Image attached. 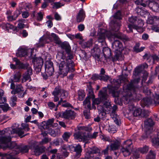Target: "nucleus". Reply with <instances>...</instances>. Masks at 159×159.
Listing matches in <instances>:
<instances>
[{
  "label": "nucleus",
  "instance_id": "aec40b11",
  "mask_svg": "<svg viewBox=\"0 0 159 159\" xmlns=\"http://www.w3.org/2000/svg\"><path fill=\"white\" fill-rule=\"evenodd\" d=\"M143 111H142L140 108H136L133 109V110H130L128 113V115L129 116H133L137 117L141 116L143 117L144 116L143 115Z\"/></svg>",
  "mask_w": 159,
  "mask_h": 159
},
{
  "label": "nucleus",
  "instance_id": "3c124183",
  "mask_svg": "<svg viewBox=\"0 0 159 159\" xmlns=\"http://www.w3.org/2000/svg\"><path fill=\"white\" fill-rule=\"evenodd\" d=\"M110 93H112V95L114 97H117L119 96V92L115 90H110Z\"/></svg>",
  "mask_w": 159,
  "mask_h": 159
},
{
  "label": "nucleus",
  "instance_id": "bb28decb",
  "mask_svg": "<svg viewBox=\"0 0 159 159\" xmlns=\"http://www.w3.org/2000/svg\"><path fill=\"white\" fill-rule=\"evenodd\" d=\"M54 119L53 118L49 119L46 122L44 121L42 123L41 127L44 129H48L53 123Z\"/></svg>",
  "mask_w": 159,
  "mask_h": 159
},
{
  "label": "nucleus",
  "instance_id": "49530a36",
  "mask_svg": "<svg viewBox=\"0 0 159 159\" xmlns=\"http://www.w3.org/2000/svg\"><path fill=\"white\" fill-rule=\"evenodd\" d=\"M152 55H151L149 53H146L143 56V59H146L148 62H150L152 60Z\"/></svg>",
  "mask_w": 159,
  "mask_h": 159
},
{
  "label": "nucleus",
  "instance_id": "20e7f679",
  "mask_svg": "<svg viewBox=\"0 0 159 159\" xmlns=\"http://www.w3.org/2000/svg\"><path fill=\"white\" fill-rule=\"evenodd\" d=\"M140 81L139 78L134 79L131 81L130 83L127 85L126 89L133 92L132 96L134 100H139L141 98V95L138 93L139 88L137 84Z\"/></svg>",
  "mask_w": 159,
  "mask_h": 159
},
{
  "label": "nucleus",
  "instance_id": "0eeeda50",
  "mask_svg": "<svg viewBox=\"0 0 159 159\" xmlns=\"http://www.w3.org/2000/svg\"><path fill=\"white\" fill-rule=\"evenodd\" d=\"M112 47L113 50L115 53V55L113 58V61H115L118 60L121 56V52L123 49L122 43L119 41L114 40L112 43Z\"/></svg>",
  "mask_w": 159,
  "mask_h": 159
},
{
  "label": "nucleus",
  "instance_id": "680f3d73",
  "mask_svg": "<svg viewBox=\"0 0 159 159\" xmlns=\"http://www.w3.org/2000/svg\"><path fill=\"white\" fill-rule=\"evenodd\" d=\"M34 66L35 67V70L36 72H39L41 71L42 66L37 65V63L35 64Z\"/></svg>",
  "mask_w": 159,
  "mask_h": 159
},
{
  "label": "nucleus",
  "instance_id": "de8ad7c7",
  "mask_svg": "<svg viewBox=\"0 0 159 159\" xmlns=\"http://www.w3.org/2000/svg\"><path fill=\"white\" fill-rule=\"evenodd\" d=\"M138 18L136 17L131 16L129 17L128 20L131 23L134 24L136 25V22L137 21Z\"/></svg>",
  "mask_w": 159,
  "mask_h": 159
},
{
  "label": "nucleus",
  "instance_id": "338daca9",
  "mask_svg": "<svg viewBox=\"0 0 159 159\" xmlns=\"http://www.w3.org/2000/svg\"><path fill=\"white\" fill-rule=\"evenodd\" d=\"M154 16L149 17L147 20V23L149 24H154Z\"/></svg>",
  "mask_w": 159,
  "mask_h": 159
},
{
  "label": "nucleus",
  "instance_id": "39448f33",
  "mask_svg": "<svg viewBox=\"0 0 159 159\" xmlns=\"http://www.w3.org/2000/svg\"><path fill=\"white\" fill-rule=\"evenodd\" d=\"M77 128L79 131L75 133L74 134V138L76 139L79 140V141H83L85 142L84 147L85 143L89 137V133L85 131H88L89 129L88 127L84 126H78Z\"/></svg>",
  "mask_w": 159,
  "mask_h": 159
},
{
  "label": "nucleus",
  "instance_id": "603ef678",
  "mask_svg": "<svg viewBox=\"0 0 159 159\" xmlns=\"http://www.w3.org/2000/svg\"><path fill=\"white\" fill-rule=\"evenodd\" d=\"M148 150V147L147 146L139 149V151L142 153H146Z\"/></svg>",
  "mask_w": 159,
  "mask_h": 159
},
{
  "label": "nucleus",
  "instance_id": "774afa93",
  "mask_svg": "<svg viewBox=\"0 0 159 159\" xmlns=\"http://www.w3.org/2000/svg\"><path fill=\"white\" fill-rule=\"evenodd\" d=\"M100 75L98 74H94L91 77V79L94 80H99Z\"/></svg>",
  "mask_w": 159,
  "mask_h": 159
},
{
  "label": "nucleus",
  "instance_id": "c9c22d12",
  "mask_svg": "<svg viewBox=\"0 0 159 159\" xmlns=\"http://www.w3.org/2000/svg\"><path fill=\"white\" fill-rule=\"evenodd\" d=\"M88 88V91L89 94V96L87 97H89V100L91 98H92L93 99L95 97L94 95L93 94V89L91 85L89 84L87 86Z\"/></svg>",
  "mask_w": 159,
  "mask_h": 159
},
{
  "label": "nucleus",
  "instance_id": "6e6d98bb",
  "mask_svg": "<svg viewBox=\"0 0 159 159\" xmlns=\"http://www.w3.org/2000/svg\"><path fill=\"white\" fill-rule=\"evenodd\" d=\"M142 70L141 67H140V66L139 65L135 69L134 74L135 75H138L140 73Z\"/></svg>",
  "mask_w": 159,
  "mask_h": 159
},
{
  "label": "nucleus",
  "instance_id": "423d86ee",
  "mask_svg": "<svg viewBox=\"0 0 159 159\" xmlns=\"http://www.w3.org/2000/svg\"><path fill=\"white\" fill-rule=\"evenodd\" d=\"M107 89L104 88L100 90L98 93L99 98H95L93 100V104L98 105L101 103L103 104V105L106 102H110L108 99V96L107 93Z\"/></svg>",
  "mask_w": 159,
  "mask_h": 159
},
{
  "label": "nucleus",
  "instance_id": "052dcab7",
  "mask_svg": "<svg viewBox=\"0 0 159 159\" xmlns=\"http://www.w3.org/2000/svg\"><path fill=\"white\" fill-rule=\"evenodd\" d=\"M141 89L143 91V93H150V91L148 90V89L146 86H143V85L141 87Z\"/></svg>",
  "mask_w": 159,
  "mask_h": 159
},
{
  "label": "nucleus",
  "instance_id": "09e8293b",
  "mask_svg": "<svg viewBox=\"0 0 159 159\" xmlns=\"http://www.w3.org/2000/svg\"><path fill=\"white\" fill-rule=\"evenodd\" d=\"M110 78V77L106 75H100L99 80L104 81H107Z\"/></svg>",
  "mask_w": 159,
  "mask_h": 159
},
{
  "label": "nucleus",
  "instance_id": "a211bd4d",
  "mask_svg": "<svg viewBox=\"0 0 159 159\" xmlns=\"http://www.w3.org/2000/svg\"><path fill=\"white\" fill-rule=\"evenodd\" d=\"M117 109V106L116 105H114L112 107V110L110 113V115L115 122L117 125H119L120 123V120L119 116L115 113V111Z\"/></svg>",
  "mask_w": 159,
  "mask_h": 159
},
{
  "label": "nucleus",
  "instance_id": "9b49d317",
  "mask_svg": "<svg viewBox=\"0 0 159 159\" xmlns=\"http://www.w3.org/2000/svg\"><path fill=\"white\" fill-rule=\"evenodd\" d=\"M141 102L145 105H148L150 104L153 103L156 105H159V94L155 93L154 96V100L152 101L149 97L145 98L142 100Z\"/></svg>",
  "mask_w": 159,
  "mask_h": 159
},
{
  "label": "nucleus",
  "instance_id": "f257e3e1",
  "mask_svg": "<svg viewBox=\"0 0 159 159\" xmlns=\"http://www.w3.org/2000/svg\"><path fill=\"white\" fill-rule=\"evenodd\" d=\"M114 19L111 20L109 25V30L111 34L110 37L111 38H118L125 42L130 40V39L121 33L117 31L120 29V26L121 19V13L120 11H117L113 16Z\"/></svg>",
  "mask_w": 159,
  "mask_h": 159
},
{
  "label": "nucleus",
  "instance_id": "f03ea898",
  "mask_svg": "<svg viewBox=\"0 0 159 159\" xmlns=\"http://www.w3.org/2000/svg\"><path fill=\"white\" fill-rule=\"evenodd\" d=\"M9 148L11 150L6 156L7 159H17L14 156L20 152L25 153L28 152L30 147L25 145H17L15 143H11Z\"/></svg>",
  "mask_w": 159,
  "mask_h": 159
},
{
  "label": "nucleus",
  "instance_id": "58836bf2",
  "mask_svg": "<svg viewBox=\"0 0 159 159\" xmlns=\"http://www.w3.org/2000/svg\"><path fill=\"white\" fill-rule=\"evenodd\" d=\"M152 144L153 146L157 147L159 146V133H158L157 138H155L152 139Z\"/></svg>",
  "mask_w": 159,
  "mask_h": 159
},
{
  "label": "nucleus",
  "instance_id": "f8f14e48",
  "mask_svg": "<svg viewBox=\"0 0 159 159\" xmlns=\"http://www.w3.org/2000/svg\"><path fill=\"white\" fill-rule=\"evenodd\" d=\"M54 93L55 95H59L61 99V102L62 99L66 98L68 96L67 92L63 89H61L60 86L55 87L54 90Z\"/></svg>",
  "mask_w": 159,
  "mask_h": 159
},
{
  "label": "nucleus",
  "instance_id": "79ce46f5",
  "mask_svg": "<svg viewBox=\"0 0 159 159\" xmlns=\"http://www.w3.org/2000/svg\"><path fill=\"white\" fill-rule=\"evenodd\" d=\"M156 154L152 150H150L146 157V159H155Z\"/></svg>",
  "mask_w": 159,
  "mask_h": 159
},
{
  "label": "nucleus",
  "instance_id": "e433bc0d",
  "mask_svg": "<svg viewBox=\"0 0 159 159\" xmlns=\"http://www.w3.org/2000/svg\"><path fill=\"white\" fill-rule=\"evenodd\" d=\"M139 46L140 44L139 43H136L133 48V50L134 51L137 53L139 52L143 51L145 48L142 47L140 48H139Z\"/></svg>",
  "mask_w": 159,
  "mask_h": 159
},
{
  "label": "nucleus",
  "instance_id": "f704fd0d",
  "mask_svg": "<svg viewBox=\"0 0 159 159\" xmlns=\"http://www.w3.org/2000/svg\"><path fill=\"white\" fill-rule=\"evenodd\" d=\"M50 40V38L48 36L42 37L39 39V44L43 46L45 43H48Z\"/></svg>",
  "mask_w": 159,
  "mask_h": 159
},
{
  "label": "nucleus",
  "instance_id": "c756f323",
  "mask_svg": "<svg viewBox=\"0 0 159 159\" xmlns=\"http://www.w3.org/2000/svg\"><path fill=\"white\" fill-rule=\"evenodd\" d=\"M12 131L13 132L17 134L19 136H20V138H22L28 134H26L25 135H22L24 134V132L22 129L20 128L14 129H13Z\"/></svg>",
  "mask_w": 159,
  "mask_h": 159
},
{
  "label": "nucleus",
  "instance_id": "2eb2a0df",
  "mask_svg": "<svg viewBox=\"0 0 159 159\" xmlns=\"http://www.w3.org/2000/svg\"><path fill=\"white\" fill-rule=\"evenodd\" d=\"M33 50L31 49H26L25 48H18L16 53V55L17 57H25L28 55V53H30L31 56L33 52Z\"/></svg>",
  "mask_w": 159,
  "mask_h": 159
},
{
  "label": "nucleus",
  "instance_id": "1a4fd4ad",
  "mask_svg": "<svg viewBox=\"0 0 159 159\" xmlns=\"http://www.w3.org/2000/svg\"><path fill=\"white\" fill-rule=\"evenodd\" d=\"M133 149L132 143L130 139L127 140L124 143L120 149V152L124 157L129 155Z\"/></svg>",
  "mask_w": 159,
  "mask_h": 159
},
{
  "label": "nucleus",
  "instance_id": "e2e57ef3",
  "mask_svg": "<svg viewBox=\"0 0 159 159\" xmlns=\"http://www.w3.org/2000/svg\"><path fill=\"white\" fill-rule=\"evenodd\" d=\"M128 27L129 28L130 32H133L132 29L138 30L139 28L136 25H133L131 24H129L128 25Z\"/></svg>",
  "mask_w": 159,
  "mask_h": 159
},
{
  "label": "nucleus",
  "instance_id": "393cba45",
  "mask_svg": "<svg viewBox=\"0 0 159 159\" xmlns=\"http://www.w3.org/2000/svg\"><path fill=\"white\" fill-rule=\"evenodd\" d=\"M120 145L119 141L115 140L111 141L110 145V150L111 151H115L118 149Z\"/></svg>",
  "mask_w": 159,
  "mask_h": 159
},
{
  "label": "nucleus",
  "instance_id": "a19ab883",
  "mask_svg": "<svg viewBox=\"0 0 159 159\" xmlns=\"http://www.w3.org/2000/svg\"><path fill=\"white\" fill-rule=\"evenodd\" d=\"M17 100V98L16 96L13 95L11 97L10 101V103L11 106L14 107L16 105Z\"/></svg>",
  "mask_w": 159,
  "mask_h": 159
},
{
  "label": "nucleus",
  "instance_id": "c03bdc74",
  "mask_svg": "<svg viewBox=\"0 0 159 159\" xmlns=\"http://www.w3.org/2000/svg\"><path fill=\"white\" fill-rule=\"evenodd\" d=\"M51 35L54 39L55 43L58 44H61V41L60 39L56 34L52 33L51 34Z\"/></svg>",
  "mask_w": 159,
  "mask_h": 159
},
{
  "label": "nucleus",
  "instance_id": "4468645a",
  "mask_svg": "<svg viewBox=\"0 0 159 159\" xmlns=\"http://www.w3.org/2000/svg\"><path fill=\"white\" fill-rule=\"evenodd\" d=\"M60 116L66 119H73L75 116V113L74 111L71 110H66L64 112H61Z\"/></svg>",
  "mask_w": 159,
  "mask_h": 159
},
{
  "label": "nucleus",
  "instance_id": "a878e982",
  "mask_svg": "<svg viewBox=\"0 0 159 159\" xmlns=\"http://www.w3.org/2000/svg\"><path fill=\"white\" fill-rule=\"evenodd\" d=\"M85 13L83 9H81L76 16L77 22L79 23L83 21L85 17Z\"/></svg>",
  "mask_w": 159,
  "mask_h": 159
},
{
  "label": "nucleus",
  "instance_id": "cd10ccee",
  "mask_svg": "<svg viewBox=\"0 0 159 159\" xmlns=\"http://www.w3.org/2000/svg\"><path fill=\"white\" fill-rule=\"evenodd\" d=\"M102 53L104 56L105 58H111L112 57L111 55V50L108 47L103 48Z\"/></svg>",
  "mask_w": 159,
  "mask_h": 159
},
{
  "label": "nucleus",
  "instance_id": "b1692460",
  "mask_svg": "<svg viewBox=\"0 0 159 159\" xmlns=\"http://www.w3.org/2000/svg\"><path fill=\"white\" fill-rule=\"evenodd\" d=\"M100 53L101 50L98 45H95L93 48L91 50V54L96 57L98 58L99 57Z\"/></svg>",
  "mask_w": 159,
  "mask_h": 159
},
{
  "label": "nucleus",
  "instance_id": "f3484780",
  "mask_svg": "<svg viewBox=\"0 0 159 159\" xmlns=\"http://www.w3.org/2000/svg\"><path fill=\"white\" fill-rule=\"evenodd\" d=\"M45 72L49 76L52 75L54 72L53 63L50 61H47L46 62Z\"/></svg>",
  "mask_w": 159,
  "mask_h": 159
},
{
  "label": "nucleus",
  "instance_id": "412c9836",
  "mask_svg": "<svg viewBox=\"0 0 159 159\" xmlns=\"http://www.w3.org/2000/svg\"><path fill=\"white\" fill-rule=\"evenodd\" d=\"M69 148L70 149H73L74 151L76 152L75 157V158H78L80 156L82 149L80 145L78 144L75 147L71 145L69 146Z\"/></svg>",
  "mask_w": 159,
  "mask_h": 159
},
{
  "label": "nucleus",
  "instance_id": "bf43d9fd",
  "mask_svg": "<svg viewBox=\"0 0 159 159\" xmlns=\"http://www.w3.org/2000/svg\"><path fill=\"white\" fill-rule=\"evenodd\" d=\"M62 5L60 2H55L54 3L53 5V8H60Z\"/></svg>",
  "mask_w": 159,
  "mask_h": 159
},
{
  "label": "nucleus",
  "instance_id": "6e6552de",
  "mask_svg": "<svg viewBox=\"0 0 159 159\" xmlns=\"http://www.w3.org/2000/svg\"><path fill=\"white\" fill-rule=\"evenodd\" d=\"M98 109L99 112V116L100 118L104 120L106 115V111L109 113L111 111L112 108L110 102H106L103 105H99L97 107Z\"/></svg>",
  "mask_w": 159,
  "mask_h": 159
},
{
  "label": "nucleus",
  "instance_id": "72a5a7b5",
  "mask_svg": "<svg viewBox=\"0 0 159 159\" xmlns=\"http://www.w3.org/2000/svg\"><path fill=\"white\" fill-rule=\"evenodd\" d=\"M18 66V67L19 69H23L24 70L27 69L28 67H30L29 64L28 63L23 64L20 61H19L16 64Z\"/></svg>",
  "mask_w": 159,
  "mask_h": 159
},
{
  "label": "nucleus",
  "instance_id": "2f4dec72",
  "mask_svg": "<svg viewBox=\"0 0 159 159\" xmlns=\"http://www.w3.org/2000/svg\"><path fill=\"white\" fill-rule=\"evenodd\" d=\"M21 76V74L19 72H17L14 75L13 78L11 79V82H18L20 81Z\"/></svg>",
  "mask_w": 159,
  "mask_h": 159
},
{
  "label": "nucleus",
  "instance_id": "5701e85b",
  "mask_svg": "<svg viewBox=\"0 0 159 159\" xmlns=\"http://www.w3.org/2000/svg\"><path fill=\"white\" fill-rule=\"evenodd\" d=\"M154 125V123L151 118L146 119L144 120V129L145 131L150 130L152 128V126Z\"/></svg>",
  "mask_w": 159,
  "mask_h": 159
},
{
  "label": "nucleus",
  "instance_id": "0e129e2a",
  "mask_svg": "<svg viewBox=\"0 0 159 159\" xmlns=\"http://www.w3.org/2000/svg\"><path fill=\"white\" fill-rule=\"evenodd\" d=\"M20 11L17 10L15 11L13 15L14 19L15 20L18 16L20 14Z\"/></svg>",
  "mask_w": 159,
  "mask_h": 159
},
{
  "label": "nucleus",
  "instance_id": "ea45409f",
  "mask_svg": "<svg viewBox=\"0 0 159 159\" xmlns=\"http://www.w3.org/2000/svg\"><path fill=\"white\" fill-rule=\"evenodd\" d=\"M44 151L43 148H41L36 147L34 148V152L35 155L38 156L43 152Z\"/></svg>",
  "mask_w": 159,
  "mask_h": 159
},
{
  "label": "nucleus",
  "instance_id": "4be33fe9",
  "mask_svg": "<svg viewBox=\"0 0 159 159\" xmlns=\"http://www.w3.org/2000/svg\"><path fill=\"white\" fill-rule=\"evenodd\" d=\"M60 46L62 49L65 50L66 53L68 54V56L67 58H69L70 55H72L70 54L71 48L68 43L64 42L61 43Z\"/></svg>",
  "mask_w": 159,
  "mask_h": 159
},
{
  "label": "nucleus",
  "instance_id": "7ed1b4c3",
  "mask_svg": "<svg viewBox=\"0 0 159 159\" xmlns=\"http://www.w3.org/2000/svg\"><path fill=\"white\" fill-rule=\"evenodd\" d=\"M73 58L72 55H70L69 58H67L66 60V64L64 61H62L59 65V73L60 75H63V76H65L67 75L68 71L71 72L74 71V64L71 59Z\"/></svg>",
  "mask_w": 159,
  "mask_h": 159
},
{
  "label": "nucleus",
  "instance_id": "4c0bfd02",
  "mask_svg": "<svg viewBox=\"0 0 159 159\" xmlns=\"http://www.w3.org/2000/svg\"><path fill=\"white\" fill-rule=\"evenodd\" d=\"M71 135V134L68 132H65L62 135V137L64 140L66 142L68 141V139H69Z\"/></svg>",
  "mask_w": 159,
  "mask_h": 159
},
{
  "label": "nucleus",
  "instance_id": "6ab92c4d",
  "mask_svg": "<svg viewBox=\"0 0 159 159\" xmlns=\"http://www.w3.org/2000/svg\"><path fill=\"white\" fill-rule=\"evenodd\" d=\"M98 41L99 43L104 44L105 43L106 38L105 31L103 29H101L98 31L96 36Z\"/></svg>",
  "mask_w": 159,
  "mask_h": 159
},
{
  "label": "nucleus",
  "instance_id": "5fc2aeb1",
  "mask_svg": "<svg viewBox=\"0 0 159 159\" xmlns=\"http://www.w3.org/2000/svg\"><path fill=\"white\" fill-rule=\"evenodd\" d=\"M24 19L20 20H18L19 23L18 24V27L20 29H22L24 27L25 25L22 23L25 21Z\"/></svg>",
  "mask_w": 159,
  "mask_h": 159
},
{
  "label": "nucleus",
  "instance_id": "8fccbe9b",
  "mask_svg": "<svg viewBox=\"0 0 159 159\" xmlns=\"http://www.w3.org/2000/svg\"><path fill=\"white\" fill-rule=\"evenodd\" d=\"M63 141L62 139L60 138L57 139H54L53 141V143L56 146L59 145L60 143H62Z\"/></svg>",
  "mask_w": 159,
  "mask_h": 159
},
{
  "label": "nucleus",
  "instance_id": "a18cd8bd",
  "mask_svg": "<svg viewBox=\"0 0 159 159\" xmlns=\"http://www.w3.org/2000/svg\"><path fill=\"white\" fill-rule=\"evenodd\" d=\"M78 98L80 101L83 100V98L84 97L85 94L84 91L81 90H79L78 92Z\"/></svg>",
  "mask_w": 159,
  "mask_h": 159
},
{
  "label": "nucleus",
  "instance_id": "69168bd1",
  "mask_svg": "<svg viewBox=\"0 0 159 159\" xmlns=\"http://www.w3.org/2000/svg\"><path fill=\"white\" fill-rule=\"evenodd\" d=\"M48 134H50L51 136L53 137H55L56 136V133L55 131L51 129H49Z\"/></svg>",
  "mask_w": 159,
  "mask_h": 159
},
{
  "label": "nucleus",
  "instance_id": "9d476101",
  "mask_svg": "<svg viewBox=\"0 0 159 159\" xmlns=\"http://www.w3.org/2000/svg\"><path fill=\"white\" fill-rule=\"evenodd\" d=\"M83 105L85 109L84 110V114L86 118L89 119L90 117V110L91 108L90 102L89 97H87L83 101Z\"/></svg>",
  "mask_w": 159,
  "mask_h": 159
},
{
  "label": "nucleus",
  "instance_id": "4d7b16f0",
  "mask_svg": "<svg viewBox=\"0 0 159 159\" xmlns=\"http://www.w3.org/2000/svg\"><path fill=\"white\" fill-rule=\"evenodd\" d=\"M135 11L138 15L141 16L143 15L142 14L143 13L144 11L141 8L139 7L136 8L135 10Z\"/></svg>",
  "mask_w": 159,
  "mask_h": 159
},
{
  "label": "nucleus",
  "instance_id": "37998d69",
  "mask_svg": "<svg viewBox=\"0 0 159 159\" xmlns=\"http://www.w3.org/2000/svg\"><path fill=\"white\" fill-rule=\"evenodd\" d=\"M120 80H117L113 81V84L112 85V88H115V89H117L120 85Z\"/></svg>",
  "mask_w": 159,
  "mask_h": 159
},
{
  "label": "nucleus",
  "instance_id": "c85d7f7f",
  "mask_svg": "<svg viewBox=\"0 0 159 159\" xmlns=\"http://www.w3.org/2000/svg\"><path fill=\"white\" fill-rule=\"evenodd\" d=\"M24 91L23 88L20 84H19L16 85V88L14 90H12L11 93L12 94L15 95L16 93H20L21 92H23Z\"/></svg>",
  "mask_w": 159,
  "mask_h": 159
},
{
  "label": "nucleus",
  "instance_id": "13d9d810",
  "mask_svg": "<svg viewBox=\"0 0 159 159\" xmlns=\"http://www.w3.org/2000/svg\"><path fill=\"white\" fill-rule=\"evenodd\" d=\"M152 29L156 32H159V25H154L152 27Z\"/></svg>",
  "mask_w": 159,
  "mask_h": 159
},
{
  "label": "nucleus",
  "instance_id": "864d4df0",
  "mask_svg": "<svg viewBox=\"0 0 159 159\" xmlns=\"http://www.w3.org/2000/svg\"><path fill=\"white\" fill-rule=\"evenodd\" d=\"M100 152V150L97 148H93L91 149V151H90V154H96Z\"/></svg>",
  "mask_w": 159,
  "mask_h": 159
},
{
  "label": "nucleus",
  "instance_id": "473e14b6",
  "mask_svg": "<svg viewBox=\"0 0 159 159\" xmlns=\"http://www.w3.org/2000/svg\"><path fill=\"white\" fill-rule=\"evenodd\" d=\"M11 137L9 136H0V143L6 144L10 142L11 140Z\"/></svg>",
  "mask_w": 159,
  "mask_h": 159
},
{
  "label": "nucleus",
  "instance_id": "ddd939ff",
  "mask_svg": "<svg viewBox=\"0 0 159 159\" xmlns=\"http://www.w3.org/2000/svg\"><path fill=\"white\" fill-rule=\"evenodd\" d=\"M142 6L144 7L148 6L154 12H157L159 11V4L153 1H147L145 2V3L142 4Z\"/></svg>",
  "mask_w": 159,
  "mask_h": 159
},
{
  "label": "nucleus",
  "instance_id": "7c9ffc66",
  "mask_svg": "<svg viewBox=\"0 0 159 159\" xmlns=\"http://www.w3.org/2000/svg\"><path fill=\"white\" fill-rule=\"evenodd\" d=\"M32 62L34 65L37 63V65L42 66L43 65V59L40 57L34 58H33Z\"/></svg>",
  "mask_w": 159,
  "mask_h": 159
},
{
  "label": "nucleus",
  "instance_id": "dca6fc26",
  "mask_svg": "<svg viewBox=\"0 0 159 159\" xmlns=\"http://www.w3.org/2000/svg\"><path fill=\"white\" fill-rule=\"evenodd\" d=\"M26 71L23 74L22 78L21 79L22 83H24L28 80L29 81L31 80V75L33 74L32 69L30 66L28 67Z\"/></svg>",
  "mask_w": 159,
  "mask_h": 159
}]
</instances>
